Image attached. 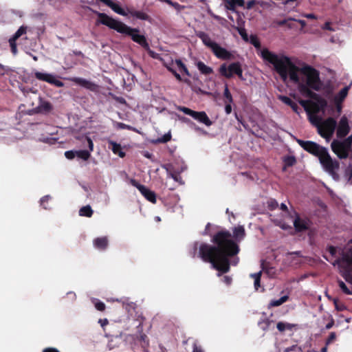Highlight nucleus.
I'll list each match as a JSON object with an SVG mask.
<instances>
[{"instance_id":"obj_59","label":"nucleus","mask_w":352,"mask_h":352,"mask_svg":"<svg viewBox=\"0 0 352 352\" xmlns=\"http://www.w3.org/2000/svg\"><path fill=\"white\" fill-rule=\"evenodd\" d=\"M225 111L226 114H230L232 112L231 103L227 102L225 106Z\"/></svg>"},{"instance_id":"obj_38","label":"nucleus","mask_w":352,"mask_h":352,"mask_svg":"<svg viewBox=\"0 0 352 352\" xmlns=\"http://www.w3.org/2000/svg\"><path fill=\"white\" fill-rule=\"evenodd\" d=\"M338 285L343 293L347 295H352V291L347 287L342 280H338Z\"/></svg>"},{"instance_id":"obj_10","label":"nucleus","mask_w":352,"mask_h":352,"mask_svg":"<svg viewBox=\"0 0 352 352\" xmlns=\"http://www.w3.org/2000/svg\"><path fill=\"white\" fill-rule=\"evenodd\" d=\"M239 64V62H234L227 66L226 63H223L219 67V73L221 76L230 79L233 77L234 71L237 69Z\"/></svg>"},{"instance_id":"obj_54","label":"nucleus","mask_w":352,"mask_h":352,"mask_svg":"<svg viewBox=\"0 0 352 352\" xmlns=\"http://www.w3.org/2000/svg\"><path fill=\"white\" fill-rule=\"evenodd\" d=\"M118 126L120 129H122L132 130V131H136V132L138 131L135 128H133L129 125H127L126 124L122 123V122L118 123Z\"/></svg>"},{"instance_id":"obj_1","label":"nucleus","mask_w":352,"mask_h":352,"mask_svg":"<svg viewBox=\"0 0 352 352\" xmlns=\"http://www.w3.org/2000/svg\"><path fill=\"white\" fill-rule=\"evenodd\" d=\"M262 58L272 64L276 72L285 80L288 76L290 80L298 85L300 93L304 96L314 100L311 107L315 113L324 111L327 107V100L312 91H320L322 83L320 79V72L314 67L305 64L298 67L291 59L285 55L278 56L268 49L261 51Z\"/></svg>"},{"instance_id":"obj_57","label":"nucleus","mask_w":352,"mask_h":352,"mask_svg":"<svg viewBox=\"0 0 352 352\" xmlns=\"http://www.w3.org/2000/svg\"><path fill=\"white\" fill-rule=\"evenodd\" d=\"M162 1L168 3V5L174 8H177L179 6V4L177 2H173L172 0H162Z\"/></svg>"},{"instance_id":"obj_52","label":"nucleus","mask_w":352,"mask_h":352,"mask_svg":"<svg viewBox=\"0 0 352 352\" xmlns=\"http://www.w3.org/2000/svg\"><path fill=\"white\" fill-rule=\"evenodd\" d=\"M65 156L68 160H73L76 157V151H67Z\"/></svg>"},{"instance_id":"obj_16","label":"nucleus","mask_w":352,"mask_h":352,"mask_svg":"<svg viewBox=\"0 0 352 352\" xmlns=\"http://www.w3.org/2000/svg\"><path fill=\"white\" fill-rule=\"evenodd\" d=\"M197 36L201 40L203 43L208 47L210 48L211 50L217 44L216 42L212 41L210 36L204 32H199L197 34Z\"/></svg>"},{"instance_id":"obj_56","label":"nucleus","mask_w":352,"mask_h":352,"mask_svg":"<svg viewBox=\"0 0 352 352\" xmlns=\"http://www.w3.org/2000/svg\"><path fill=\"white\" fill-rule=\"evenodd\" d=\"M328 251L331 254V255L333 256H334L337 252L336 248L333 245H330L328 247Z\"/></svg>"},{"instance_id":"obj_20","label":"nucleus","mask_w":352,"mask_h":352,"mask_svg":"<svg viewBox=\"0 0 352 352\" xmlns=\"http://www.w3.org/2000/svg\"><path fill=\"white\" fill-rule=\"evenodd\" d=\"M351 242L352 243V239L351 240ZM336 263L338 264L344 263L347 267H351L352 271V250H350L346 253H343L342 258L337 259Z\"/></svg>"},{"instance_id":"obj_42","label":"nucleus","mask_w":352,"mask_h":352,"mask_svg":"<svg viewBox=\"0 0 352 352\" xmlns=\"http://www.w3.org/2000/svg\"><path fill=\"white\" fill-rule=\"evenodd\" d=\"M284 162L286 166H292L296 164V160L294 156H287L285 157Z\"/></svg>"},{"instance_id":"obj_31","label":"nucleus","mask_w":352,"mask_h":352,"mask_svg":"<svg viewBox=\"0 0 352 352\" xmlns=\"http://www.w3.org/2000/svg\"><path fill=\"white\" fill-rule=\"evenodd\" d=\"M38 109L41 112L48 113L52 109V106L49 102H42L38 106Z\"/></svg>"},{"instance_id":"obj_27","label":"nucleus","mask_w":352,"mask_h":352,"mask_svg":"<svg viewBox=\"0 0 352 352\" xmlns=\"http://www.w3.org/2000/svg\"><path fill=\"white\" fill-rule=\"evenodd\" d=\"M288 298V296H283L278 300H272L269 304V307H278L287 301Z\"/></svg>"},{"instance_id":"obj_3","label":"nucleus","mask_w":352,"mask_h":352,"mask_svg":"<svg viewBox=\"0 0 352 352\" xmlns=\"http://www.w3.org/2000/svg\"><path fill=\"white\" fill-rule=\"evenodd\" d=\"M96 14L98 17L96 21L97 25L99 23L102 24L110 29L116 30L118 33L129 36L133 42L139 44L143 49L148 51L152 57H155L154 52L151 50L146 36L140 34L139 29L131 28L123 22L116 20L105 13L96 12Z\"/></svg>"},{"instance_id":"obj_28","label":"nucleus","mask_w":352,"mask_h":352,"mask_svg":"<svg viewBox=\"0 0 352 352\" xmlns=\"http://www.w3.org/2000/svg\"><path fill=\"white\" fill-rule=\"evenodd\" d=\"M79 214L80 216L91 217L93 214V210L89 205L83 206L80 209Z\"/></svg>"},{"instance_id":"obj_21","label":"nucleus","mask_w":352,"mask_h":352,"mask_svg":"<svg viewBox=\"0 0 352 352\" xmlns=\"http://www.w3.org/2000/svg\"><path fill=\"white\" fill-rule=\"evenodd\" d=\"M244 5V0H227L226 6L227 9L234 11L236 7H243Z\"/></svg>"},{"instance_id":"obj_13","label":"nucleus","mask_w":352,"mask_h":352,"mask_svg":"<svg viewBox=\"0 0 352 352\" xmlns=\"http://www.w3.org/2000/svg\"><path fill=\"white\" fill-rule=\"evenodd\" d=\"M85 140L88 144V147L89 151L87 150H79L76 151V156L78 158H80L85 161H87L89 160V158L91 156L90 152L93 151L94 150V143L91 139L89 137L86 136Z\"/></svg>"},{"instance_id":"obj_19","label":"nucleus","mask_w":352,"mask_h":352,"mask_svg":"<svg viewBox=\"0 0 352 352\" xmlns=\"http://www.w3.org/2000/svg\"><path fill=\"white\" fill-rule=\"evenodd\" d=\"M127 11L128 14H129L133 17H135L138 19L148 21H151L150 16L142 11L135 10L133 8H128Z\"/></svg>"},{"instance_id":"obj_43","label":"nucleus","mask_w":352,"mask_h":352,"mask_svg":"<svg viewBox=\"0 0 352 352\" xmlns=\"http://www.w3.org/2000/svg\"><path fill=\"white\" fill-rule=\"evenodd\" d=\"M278 206V204L276 201V200H275L274 199H271L267 201V208H269V210H274L276 208H277Z\"/></svg>"},{"instance_id":"obj_48","label":"nucleus","mask_w":352,"mask_h":352,"mask_svg":"<svg viewBox=\"0 0 352 352\" xmlns=\"http://www.w3.org/2000/svg\"><path fill=\"white\" fill-rule=\"evenodd\" d=\"M50 199V197L49 195H46V196H44L41 199V205L43 207V208L45 209H48V206L46 205V204L48 203V201Z\"/></svg>"},{"instance_id":"obj_2","label":"nucleus","mask_w":352,"mask_h":352,"mask_svg":"<svg viewBox=\"0 0 352 352\" xmlns=\"http://www.w3.org/2000/svg\"><path fill=\"white\" fill-rule=\"evenodd\" d=\"M245 236V228L239 226L233 229V238L228 230H220L212 237L213 245L202 243L199 247V256L206 263H209L212 267L219 272L218 276L228 273L230 265H236L239 258H234L240 251L237 242L241 241Z\"/></svg>"},{"instance_id":"obj_49","label":"nucleus","mask_w":352,"mask_h":352,"mask_svg":"<svg viewBox=\"0 0 352 352\" xmlns=\"http://www.w3.org/2000/svg\"><path fill=\"white\" fill-rule=\"evenodd\" d=\"M141 344L143 348L147 347L148 346V340H147V336L145 334L140 336Z\"/></svg>"},{"instance_id":"obj_23","label":"nucleus","mask_w":352,"mask_h":352,"mask_svg":"<svg viewBox=\"0 0 352 352\" xmlns=\"http://www.w3.org/2000/svg\"><path fill=\"white\" fill-rule=\"evenodd\" d=\"M279 98L285 104L289 106L294 112L298 113L299 107L298 104L295 102H294L291 98L285 96H280Z\"/></svg>"},{"instance_id":"obj_24","label":"nucleus","mask_w":352,"mask_h":352,"mask_svg":"<svg viewBox=\"0 0 352 352\" xmlns=\"http://www.w3.org/2000/svg\"><path fill=\"white\" fill-rule=\"evenodd\" d=\"M348 90H349V88L347 87L342 88L339 91L338 94L334 97V98H333L334 102L335 103H342L348 94Z\"/></svg>"},{"instance_id":"obj_6","label":"nucleus","mask_w":352,"mask_h":352,"mask_svg":"<svg viewBox=\"0 0 352 352\" xmlns=\"http://www.w3.org/2000/svg\"><path fill=\"white\" fill-rule=\"evenodd\" d=\"M178 109L185 114L191 116L200 123L204 124L207 126H210L212 124V122L210 120L205 111H195L186 107H179Z\"/></svg>"},{"instance_id":"obj_60","label":"nucleus","mask_w":352,"mask_h":352,"mask_svg":"<svg viewBox=\"0 0 352 352\" xmlns=\"http://www.w3.org/2000/svg\"><path fill=\"white\" fill-rule=\"evenodd\" d=\"M335 104H336V109L338 113V116H339L342 112V103H335Z\"/></svg>"},{"instance_id":"obj_50","label":"nucleus","mask_w":352,"mask_h":352,"mask_svg":"<svg viewBox=\"0 0 352 352\" xmlns=\"http://www.w3.org/2000/svg\"><path fill=\"white\" fill-rule=\"evenodd\" d=\"M341 142L343 143L346 147L350 150L352 146V135L349 136L346 140Z\"/></svg>"},{"instance_id":"obj_17","label":"nucleus","mask_w":352,"mask_h":352,"mask_svg":"<svg viewBox=\"0 0 352 352\" xmlns=\"http://www.w3.org/2000/svg\"><path fill=\"white\" fill-rule=\"evenodd\" d=\"M109 148H110L115 155H118L120 157H124L126 153L122 151V146L120 144L113 141L109 140Z\"/></svg>"},{"instance_id":"obj_15","label":"nucleus","mask_w":352,"mask_h":352,"mask_svg":"<svg viewBox=\"0 0 352 352\" xmlns=\"http://www.w3.org/2000/svg\"><path fill=\"white\" fill-rule=\"evenodd\" d=\"M294 226L297 232L306 231L309 229L308 220L301 219L297 214L294 221Z\"/></svg>"},{"instance_id":"obj_25","label":"nucleus","mask_w":352,"mask_h":352,"mask_svg":"<svg viewBox=\"0 0 352 352\" xmlns=\"http://www.w3.org/2000/svg\"><path fill=\"white\" fill-rule=\"evenodd\" d=\"M197 67L199 72L203 74L208 75L213 72V70L210 67L207 66L201 61H199L197 63Z\"/></svg>"},{"instance_id":"obj_64","label":"nucleus","mask_w":352,"mask_h":352,"mask_svg":"<svg viewBox=\"0 0 352 352\" xmlns=\"http://www.w3.org/2000/svg\"><path fill=\"white\" fill-rule=\"evenodd\" d=\"M99 322L100 323L101 326L104 327L105 325H107L109 322L107 319H100Z\"/></svg>"},{"instance_id":"obj_53","label":"nucleus","mask_w":352,"mask_h":352,"mask_svg":"<svg viewBox=\"0 0 352 352\" xmlns=\"http://www.w3.org/2000/svg\"><path fill=\"white\" fill-rule=\"evenodd\" d=\"M299 103L306 111H308L309 105H311L312 102L310 100H300Z\"/></svg>"},{"instance_id":"obj_55","label":"nucleus","mask_w":352,"mask_h":352,"mask_svg":"<svg viewBox=\"0 0 352 352\" xmlns=\"http://www.w3.org/2000/svg\"><path fill=\"white\" fill-rule=\"evenodd\" d=\"M223 282L227 285H230L231 283H232V279L230 276H224L223 277V279H222Z\"/></svg>"},{"instance_id":"obj_22","label":"nucleus","mask_w":352,"mask_h":352,"mask_svg":"<svg viewBox=\"0 0 352 352\" xmlns=\"http://www.w3.org/2000/svg\"><path fill=\"white\" fill-rule=\"evenodd\" d=\"M94 244L96 248L100 250H104L108 245V239L107 237H98L94 239Z\"/></svg>"},{"instance_id":"obj_33","label":"nucleus","mask_w":352,"mask_h":352,"mask_svg":"<svg viewBox=\"0 0 352 352\" xmlns=\"http://www.w3.org/2000/svg\"><path fill=\"white\" fill-rule=\"evenodd\" d=\"M276 327L278 330L280 332L284 331L285 329L291 330L293 327V325L289 323H285L283 322H278L276 324Z\"/></svg>"},{"instance_id":"obj_32","label":"nucleus","mask_w":352,"mask_h":352,"mask_svg":"<svg viewBox=\"0 0 352 352\" xmlns=\"http://www.w3.org/2000/svg\"><path fill=\"white\" fill-rule=\"evenodd\" d=\"M272 322H273L272 320H270L269 319L265 318V319L260 320L258 322V325L263 331H267L270 328V326Z\"/></svg>"},{"instance_id":"obj_11","label":"nucleus","mask_w":352,"mask_h":352,"mask_svg":"<svg viewBox=\"0 0 352 352\" xmlns=\"http://www.w3.org/2000/svg\"><path fill=\"white\" fill-rule=\"evenodd\" d=\"M67 80L92 91H96L98 87L95 83L82 78L71 77L68 78Z\"/></svg>"},{"instance_id":"obj_45","label":"nucleus","mask_w":352,"mask_h":352,"mask_svg":"<svg viewBox=\"0 0 352 352\" xmlns=\"http://www.w3.org/2000/svg\"><path fill=\"white\" fill-rule=\"evenodd\" d=\"M235 75L238 76V78L241 80H245V78L243 75V69L241 67V64L239 63L237 69L234 71Z\"/></svg>"},{"instance_id":"obj_36","label":"nucleus","mask_w":352,"mask_h":352,"mask_svg":"<svg viewBox=\"0 0 352 352\" xmlns=\"http://www.w3.org/2000/svg\"><path fill=\"white\" fill-rule=\"evenodd\" d=\"M190 342H191L192 344V352H203L202 349L200 347H198L197 346L196 342L194 340H191L190 338H188L183 341V344H188V343Z\"/></svg>"},{"instance_id":"obj_26","label":"nucleus","mask_w":352,"mask_h":352,"mask_svg":"<svg viewBox=\"0 0 352 352\" xmlns=\"http://www.w3.org/2000/svg\"><path fill=\"white\" fill-rule=\"evenodd\" d=\"M175 64L177 66L179 71L182 74H186L188 76H190L188 69L180 59H176Z\"/></svg>"},{"instance_id":"obj_12","label":"nucleus","mask_w":352,"mask_h":352,"mask_svg":"<svg viewBox=\"0 0 352 352\" xmlns=\"http://www.w3.org/2000/svg\"><path fill=\"white\" fill-rule=\"evenodd\" d=\"M350 127L347 118L344 116L341 118L337 129V135L339 138H344L349 133Z\"/></svg>"},{"instance_id":"obj_29","label":"nucleus","mask_w":352,"mask_h":352,"mask_svg":"<svg viewBox=\"0 0 352 352\" xmlns=\"http://www.w3.org/2000/svg\"><path fill=\"white\" fill-rule=\"evenodd\" d=\"M171 134L170 132L165 133L163 136L152 141L153 144L166 143L171 140Z\"/></svg>"},{"instance_id":"obj_34","label":"nucleus","mask_w":352,"mask_h":352,"mask_svg":"<svg viewBox=\"0 0 352 352\" xmlns=\"http://www.w3.org/2000/svg\"><path fill=\"white\" fill-rule=\"evenodd\" d=\"M27 28L21 26L15 34L11 37L13 40H17L20 36L26 33Z\"/></svg>"},{"instance_id":"obj_63","label":"nucleus","mask_w":352,"mask_h":352,"mask_svg":"<svg viewBox=\"0 0 352 352\" xmlns=\"http://www.w3.org/2000/svg\"><path fill=\"white\" fill-rule=\"evenodd\" d=\"M333 324H334V320L333 318H331V321L326 324V326H325L326 329H330L333 326Z\"/></svg>"},{"instance_id":"obj_4","label":"nucleus","mask_w":352,"mask_h":352,"mask_svg":"<svg viewBox=\"0 0 352 352\" xmlns=\"http://www.w3.org/2000/svg\"><path fill=\"white\" fill-rule=\"evenodd\" d=\"M296 141L305 151L317 157L325 170L330 174H334L335 170L339 168V162L331 158L325 147L312 141H305L299 139H297Z\"/></svg>"},{"instance_id":"obj_61","label":"nucleus","mask_w":352,"mask_h":352,"mask_svg":"<svg viewBox=\"0 0 352 352\" xmlns=\"http://www.w3.org/2000/svg\"><path fill=\"white\" fill-rule=\"evenodd\" d=\"M42 352H60L57 349L53 347L45 348Z\"/></svg>"},{"instance_id":"obj_35","label":"nucleus","mask_w":352,"mask_h":352,"mask_svg":"<svg viewBox=\"0 0 352 352\" xmlns=\"http://www.w3.org/2000/svg\"><path fill=\"white\" fill-rule=\"evenodd\" d=\"M223 96L225 98V100H224L225 103H227V102L232 103V102H233V98H232V94L230 92L227 85H226V87H225V89H224V91H223Z\"/></svg>"},{"instance_id":"obj_9","label":"nucleus","mask_w":352,"mask_h":352,"mask_svg":"<svg viewBox=\"0 0 352 352\" xmlns=\"http://www.w3.org/2000/svg\"><path fill=\"white\" fill-rule=\"evenodd\" d=\"M331 150L340 158L346 159L349 156V151H350L346 146L341 142L334 140L331 144Z\"/></svg>"},{"instance_id":"obj_44","label":"nucleus","mask_w":352,"mask_h":352,"mask_svg":"<svg viewBox=\"0 0 352 352\" xmlns=\"http://www.w3.org/2000/svg\"><path fill=\"white\" fill-rule=\"evenodd\" d=\"M235 75L238 76V78L241 80H245V78L243 75V69L241 67V64L239 63L237 69L234 71Z\"/></svg>"},{"instance_id":"obj_41","label":"nucleus","mask_w":352,"mask_h":352,"mask_svg":"<svg viewBox=\"0 0 352 352\" xmlns=\"http://www.w3.org/2000/svg\"><path fill=\"white\" fill-rule=\"evenodd\" d=\"M236 29L237 32H239V34L242 37L243 41H245L246 42L249 41L248 35L246 32V30L244 28L237 27V28H236Z\"/></svg>"},{"instance_id":"obj_51","label":"nucleus","mask_w":352,"mask_h":352,"mask_svg":"<svg viewBox=\"0 0 352 352\" xmlns=\"http://www.w3.org/2000/svg\"><path fill=\"white\" fill-rule=\"evenodd\" d=\"M333 303H334L336 309L338 311H343V310L345 309V306L343 304H339L338 299L334 298L333 299Z\"/></svg>"},{"instance_id":"obj_7","label":"nucleus","mask_w":352,"mask_h":352,"mask_svg":"<svg viewBox=\"0 0 352 352\" xmlns=\"http://www.w3.org/2000/svg\"><path fill=\"white\" fill-rule=\"evenodd\" d=\"M130 184L137 188L140 193L148 201L152 204H155L157 201L156 194L154 191L151 190L145 186L140 184L136 179H131L130 180Z\"/></svg>"},{"instance_id":"obj_37","label":"nucleus","mask_w":352,"mask_h":352,"mask_svg":"<svg viewBox=\"0 0 352 352\" xmlns=\"http://www.w3.org/2000/svg\"><path fill=\"white\" fill-rule=\"evenodd\" d=\"M190 342H191L192 344V352H203L202 349L200 347H198L197 346L196 342L194 340H191L190 338H188L183 341V344H188V343Z\"/></svg>"},{"instance_id":"obj_58","label":"nucleus","mask_w":352,"mask_h":352,"mask_svg":"<svg viewBox=\"0 0 352 352\" xmlns=\"http://www.w3.org/2000/svg\"><path fill=\"white\" fill-rule=\"evenodd\" d=\"M256 3H257V1H255V0L250 1H248V2L247 3L245 8H246L248 10H250V9H252V8L254 7V6Z\"/></svg>"},{"instance_id":"obj_8","label":"nucleus","mask_w":352,"mask_h":352,"mask_svg":"<svg viewBox=\"0 0 352 352\" xmlns=\"http://www.w3.org/2000/svg\"><path fill=\"white\" fill-rule=\"evenodd\" d=\"M34 77L37 80L47 82L56 87H63L64 86V83L62 81L56 79V77L51 74L36 72H34Z\"/></svg>"},{"instance_id":"obj_47","label":"nucleus","mask_w":352,"mask_h":352,"mask_svg":"<svg viewBox=\"0 0 352 352\" xmlns=\"http://www.w3.org/2000/svg\"><path fill=\"white\" fill-rule=\"evenodd\" d=\"M336 339V334L335 332L330 333L329 336L325 341L326 345H329L333 343Z\"/></svg>"},{"instance_id":"obj_5","label":"nucleus","mask_w":352,"mask_h":352,"mask_svg":"<svg viewBox=\"0 0 352 352\" xmlns=\"http://www.w3.org/2000/svg\"><path fill=\"white\" fill-rule=\"evenodd\" d=\"M336 126V120L333 118L329 117L317 124L318 132L321 137L329 140L332 137Z\"/></svg>"},{"instance_id":"obj_62","label":"nucleus","mask_w":352,"mask_h":352,"mask_svg":"<svg viewBox=\"0 0 352 352\" xmlns=\"http://www.w3.org/2000/svg\"><path fill=\"white\" fill-rule=\"evenodd\" d=\"M288 20H294V19H292V18H289L288 19H284V20L278 21V25H280V26H283V25L287 24V22Z\"/></svg>"},{"instance_id":"obj_30","label":"nucleus","mask_w":352,"mask_h":352,"mask_svg":"<svg viewBox=\"0 0 352 352\" xmlns=\"http://www.w3.org/2000/svg\"><path fill=\"white\" fill-rule=\"evenodd\" d=\"M262 272L260 271L255 274H252L250 276L254 280V288L256 290H258V288L261 287V277Z\"/></svg>"},{"instance_id":"obj_14","label":"nucleus","mask_w":352,"mask_h":352,"mask_svg":"<svg viewBox=\"0 0 352 352\" xmlns=\"http://www.w3.org/2000/svg\"><path fill=\"white\" fill-rule=\"evenodd\" d=\"M213 54L222 60H230L232 58V54L225 48L221 47L218 43L212 50Z\"/></svg>"},{"instance_id":"obj_39","label":"nucleus","mask_w":352,"mask_h":352,"mask_svg":"<svg viewBox=\"0 0 352 352\" xmlns=\"http://www.w3.org/2000/svg\"><path fill=\"white\" fill-rule=\"evenodd\" d=\"M250 43L254 45L256 49L261 48V42L256 35H251L250 37Z\"/></svg>"},{"instance_id":"obj_40","label":"nucleus","mask_w":352,"mask_h":352,"mask_svg":"<svg viewBox=\"0 0 352 352\" xmlns=\"http://www.w3.org/2000/svg\"><path fill=\"white\" fill-rule=\"evenodd\" d=\"M93 302H94V306L97 310H98L100 311H103L105 310L106 305L103 302L100 301L97 299H94Z\"/></svg>"},{"instance_id":"obj_46","label":"nucleus","mask_w":352,"mask_h":352,"mask_svg":"<svg viewBox=\"0 0 352 352\" xmlns=\"http://www.w3.org/2000/svg\"><path fill=\"white\" fill-rule=\"evenodd\" d=\"M16 40H13L11 38L9 39V43H10V45L11 52L14 55L16 54V53H17V48H16Z\"/></svg>"},{"instance_id":"obj_18","label":"nucleus","mask_w":352,"mask_h":352,"mask_svg":"<svg viewBox=\"0 0 352 352\" xmlns=\"http://www.w3.org/2000/svg\"><path fill=\"white\" fill-rule=\"evenodd\" d=\"M161 60L162 61L164 66L174 75L176 79L179 81H182V79L180 74L177 73L174 68L173 60L172 59L166 60L164 58H161Z\"/></svg>"}]
</instances>
